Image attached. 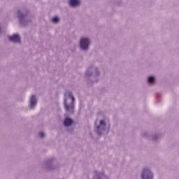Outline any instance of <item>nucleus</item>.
<instances>
[{
    "instance_id": "f257e3e1",
    "label": "nucleus",
    "mask_w": 179,
    "mask_h": 179,
    "mask_svg": "<svg viewBox=\"0 0 179 179\" xmlns=\"http://www.w3.org/2000/svg\"><path fill=\"white\" fill-rule=\"evenodd\" d=\"M66 97H70L71 99V103L69 106L66 105V101H64V107L66 111H73V104L75 103V98L72 95V92H66L65 94Z\"/></svg>"
},
{
    "instance_id": "f03ea898",
    "label": "nucleus",
    "mask_w": 179,
    "mask_h": 179,
    "mask_svg": "<svg viewBox=\"0 0 179 179\" xmlns=\"http://www.w3.org/2000/svg\"><path fill=\"white\" fill-rule=\"evenodd\" d=\"M141 177L142 179H153V173L149 169H144Z\"/></svg>"
},
{
    "instance_id": "7ed1b4c3",
    "label": "nucleus",
    "mask_w": 179,
    "mask_h": 179,
    "mask_svg": "<svg viewBox=\"0 0 179 179\" xmlns=\"http://www.w3.org/2000/svg\"><path fill=\"white\" fill-rule=\"evenodd\" d=\"M89 44H90V41L88 38H82L80 42V47L81 50H87Z\"/></svg>"
},
{
    "instance_id": "20e7f679",
    "label": "nucleus",
    "mask_w": 179,
    "mask_h": 179,
    "mask_svg": "<svg viewBox=\"0 0 179 179\" xmlns=\"http://www.w3.org/2000/svg\"><path fill=\"white\" fill-rule=\"evenodd\" d=\"M10 41H13V43H20V36L17 34H14L12 36H8Z\"/></svg>"
},
{
    "instance_id": "39448f33",
    "label": "nucleus",
    "mask_w": 179,
    "mask_h": 179,
    "mask_svg": "<svg viewBox=\"0 0 179 179\" xmlns=\"http://www.w3.org/2000/svg\"><path fill=\"white\" fill-rule=\"evenodd\" d=\"M36 104H37V100L36 99V96L32 95L30 98V108H34Z\"/></svg>"
},
{
    "instance_id": "423d86ee",
    "label": "nucleus",
    "mask_w": 179,
    "mask_h": 179,
    "mask_svg": "<svg viewBox=\"0 0 179 179\" xmlns=\"http://www.w3.org/2000/svg\"><path fill=\"white\" fill-rule=\"evenodd\" d=\"M80 3V1L79 0H70L69 1V5L71 6H78Z\"/></svg>"
},
{
    "instance_id": "0eeeda50",
    "label": "nucleus",
    "mask_w": 179,
    "mask_h": 179,
    "mask_svg": "<svg viewBox=\"0 0 179 179\" xmlns=\"http://www.w3.org/2000/svg\"><path fill=\"white\" fill-rule=\"evenodd\" d=\"M64 127H69V125H72V120L69 118L65 119L64 122Z\"/></svg>"
},
{
    "instance_id": "6e6552de",
    "label": "nucleus",
    "mask_w": 179,
    "mask_h": 179,
    "mask_svg": "<svg viewBox=\"0 0 179 179\" xmlns=\"http://www.w3.org/2000/svg\"><path fill=\"white\" fill-rule=\"evenodd\" d=\"M52 22L53 23H58V22H59V18H58V17H55L52 19Z\"/></svg>"
},
{
    "instance_id": "1a4fd4ad",
    "label": "nucleus",
    "mask_w": 179,
    "mask_h": 179,
    "mask_svg": "<svg viewBox=\"0 0 179 179\" xmlns=\"http://www.w3.org/2000/svg\"><path fill=\"white\" fill-rule=\"evenodd\" d=\"M153 82H155V78L153 76L148 78V83H153Z\"/></svg>"
},
{
    "instance_id": "9d476101",
    "label": "nucleus",
    "mask_w": 179,
    "mask_h": 179,
    "mask_svg": "<svg viewBox=\"0 0 179 179\" xmlns=\"http://www.w3.org/2000/svg\"><path fill=\"white\" fill-rule=\"evenodd\" d=\"M100 125H102V127H106V122H104V121H103V120H101Z\"/></svg>"
},
{
    "instance_id": "9b49d317",
    "label": "nucleus",
    "mask_w": 179,
    "mask_h": 179,
    "mask_svg": "<svg viewBox=\"0 0 179 179\" xmlns=\"http://www.w3.org/2000/svg\"><path fill=\"white\" fill-rule=\"evenodd\" d=\"M96 129H97V134H98V135H101V133H100V131H99V129H100V126H98V127H96Z\"/></svg>"
},
{
    "instance_id": "f8f14e48",
    "label": "nucleus",
    "mask_w": 179,
    "mask_h": 179,
    "mask_svg": "<svg viewBox=\"0 0 179 179\" xmlns=\"http://www.w3.org/2000/svg\"><path fill=\"white\" fill-rule=\"evenodd\" d=\"M39 136L40 138H44V133L43 132L39 133Z\"/></svg>"
},
{
    "instance_id": "ddd939ff",
    "label": "nucleus",
    "mask_w": 179,
    "mask_h": 179,
    "mask_svg": "<svg viewBox=\"0 0 179 179\" xmlns=\"http://www.w3.org/2000/svg\"><path fill=\"white\" fill-rule=\"evenodd\" d=\"M20 19H22V15H20Z\"/></svg>"
}]
</instances>
